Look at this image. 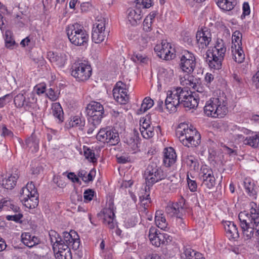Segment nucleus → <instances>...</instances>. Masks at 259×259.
I'll list each match as a JSON object with an SVG mask.
<instances>
[{"instance_id":"1","label":"nucleus","mask_w":259,"mask_h":259,"mask_svg":"<svg viewBox=\"0 0 259 259\" xmlns=\"http://www.w3.org/2000/svg\"><path fill=\"white\" fill-rule=\"evenodd\" d=\"M238 218L240 226L245 240L255 239L256 243L259 242V215L256 213L255 209L252 205L250 211H241L239 213Z\"/></svg>"},{"instance_id":"2","label":"nucleus","mask_w":259,"mask_h":259,"mask_svg":"<svg viewBox=\"0 0 259 259\" xmlns=\"http://www.w3.org/2000/svg\"><path fill=\"white\" fill-rule=\"evenodd\" d=\"M228 112V102L224 95L210 98L204 107L205 114L213 118L224 117Z\"/></svg>"},{"instance_id":"3","label":"nucleus","mask_w":259,"mask_h":259,"mask_svg":"<svg viewBox=\"0 0 259 259\" xmlns=\"http://www.w3.org/2000/svg\"><path fill=\"white\" fill-rule=\"evenodd\" d=\"M176 135L180 142L188 147H195L201 142L200 134L195 128H190L187 124L181 123L177 131Z\"/></svg>"},{"instance_id":"4","label":"nucleus","mask_w":259,"mask_h":259,"mask_svg":"<svg viewBox=\"0 0 259 259\" xmlns=\"http://www.w3.org/2000/svg\"><path fill=\"white\" fill-rule=\"evenodd\" d=\"M66 32L70 42L76 46H85L89 36L83 26L77 23L70 24L66 28Z\"/></svg>"},{"instance_id":"5","label":"nucleus","mask_w":259,"mask_h":259,"mask_svg":"<svg viewBox=\"0 0 259 259\" xmlns=\"http://www.w3.org/2000/svg\"><path fill=\"white\" fill-rule=\"evenodd\" d=\"M185 200L182 197L179 201L175 203H170L165 208V212L170 217L177 218V223L180 229H185L186 226V223L184 221L183 217L185 213Z\"/></svg>"},{"instance_id":"6","label":"nucleus","mask_w":259,"mask_h":259,"mask_svg":"<svg viewBox=\"0 0 259 259\" xmlns=\"http://www.w3.org/2000/svg\"><path fill=\"white\" fill-rule=\"evenodd\" d=\"M165 177L163 170L155 163L149 164L144 173L146 186L148 189L155 183L164 179Z\"/></svg>"},{"instance_id":"7","label":"nucleus","mask_w":259,"mask_h":259,"mask_svg":"<svg viewBox=\"0 0 259 259\" xmlns=\"http://www.w3.org/2000/svg\"><path fill=\"white\" fill-rule=\"evenodd\" d=\"M89 122L99 125L105 116L103 106L99 102L91 101L87 107Z\"/></svg>"},{"instance_id":"8","label":"nucleus","mask_w":259,"mask_h":259,"mask_svg":"<svg viewBox=\"0 0 259 259\" xmlns=\"http://www.w3.org/2000/svg\"><path fill=\"white\" fill-rule=\"evenodd\" d=\"M182 91L181 88H177L167 91L164 104L167 111L171 112H175L177 111V107L182 102Z\"/></svg>"},{"instance_id":"9","label":"nucleus","mask_w":259,"mask_h":259,"mask_svg":"<svg viewBox=\"0 0 259 259\" xmlns=\"http://www.w3.org/2000/svg\"><path fill=\"white\" fill-rule=\"evenodd\" d=\"M96 138L98 140L106 142L110 145H116L120 141L118 132L109 127L101 129L97 134Z\"/></svg>"},{"instance_id":"10","label":"nucleus","mask_w":259,"mask_h":259,"mask_svg":"<svg viewBox=\"0 0 259 259\" xmlns=\"http://www.w3.org/2000/svg\"><path fill=\"white\" fill-rule=\"evenodd\" d=\"M106 20L104 18L98 19L93 27L92 38L95 43L99 44L104 41L107 31H105Z\"/></svg>"},{"instance_id":"11","label":"nucleus","mask_w":259,"mask_h":259,"mask_svg":"<svg viewBox=\"0 0 259 259\" xmlns=\"http://www.w3.org/2000/svg\"><path fill=\"white\" fill-rule=\"evenodd\" d=\"M194 55L188 51H184L180 57L179 66L182 70L188 74L192 73L196 66Z\"/></svg>"},{"instance_id":"12","label":"nucleus","mask_w":259,"mask_h":259,"mask_svg":"<svg viewBox=\"0 0 259 259\" xmlns=\"http://www.w3.org/2000/svg\"><path fill=\"white\" fill-rule=\"evenodd\" d=\"M91 66L84 63H75L72 66L71 75L78 81L87 80L91 75Z\"/></svg>"},{"instance_id":"13","label":"nucleus","mask_w":259,"mask_h":259,"mask_svg":"<svg viewBox=\"0 0 259 259\" xmlns=\"http://www.w3.org/2000/svg\"><path fill=\"white\" fill-rule=\"evenodd\" d=\"M181 104H182L185 108H188L189 109H193L197 107L198 105V101L200 97L198 94L195 92H189L185 89H182L181 93Z\"/></svg>"},{"instance_id":"14","label":"nucleus","mask_w":259,"mask_h":259,"mask_svg":"<svg viewBox=\"0 0 259 259\" xmlns=\"http://www.w3.org/2000/svg\"><path fill=\"white\" fill-rule=\"evenodd\" d=\"M128 85L122 81L116 82L113 89V96L114 99L121 104H125L129 100L127 95Z\"/></svg>"},{"instance_id":"15","label":"nucleus","mask_w":259,"mask_h":259,"mask_svg":"<svg viewBox=\"0 0 259 259\" xmlns=\"http://www.w3.org/2000/svg\"><path fill=\"white\" fill-rule=\"evenodd\" d=\"M154 50L159 58L164 60H171L175 56L174 53V49L166 40H162L161 44L156 45Z\"/></svg>"},{"instance_id":"16","label":"nucleus","mask_w":259,"mask_h":259,"mask_svg":"<svg viewBox=\"0 0 259 259\" xmlns=\"http://www.w3.org/2000/svg\"><path fill=\"white\" fill-rule=\"evenodd\" d=\"M63 239L60 244L66 245L69 247V248H72L74 250L78 249L80 245V239L75 231L64 232L63 233Z\"/></svg>"},{"instance_id":"17","label":"nucleus","mask_w":259,"mask_h":259,"mask_svg":"<svg viewBox=\"0 0 259 259\" xmlns=\"http://www.w3.org/2000/svg\"><path fill=\"white\" fill-rule=\"evenodd\" d=\"M99 215L102 216L104 224L108 228L112 229L115 227V213L113 202L109 203L108 207L103 209Z\"/></svg>"},{"instance_id":"18","label":"nucleus","mask_w":259,"mask_h":259,"mask_svg":"<svg viewBox=\"0 0 259 259\" xmlns=\"http://www.w3.org/2000/svg\"><path fill=\"white\" fill-rule=\"evenodd\" d=\"M200 179L202 181V185L208 189L213 187L215 184V179L212 169L206 166L201 168Z\"/></svg>"},{"instance_id":"19","label":"nucleus","mask_w":259,"mask_h":259,"mask_svg":"<svg viewBox=\"0 0 259 259\" xmlns=\"http://www.w3.org/2000/svg\"><path fill=\"white\" fill-rule=\"evenodd\" d=\"M196 38L199 49H204L208 46L211 41V33L207 28H204L197 32Z\"/></svg>"},{"instance_id":"20","label":"nucleus","mask_w":259,"mask_h":259,"mask_svg":"<svg viewBox=\"0 0 259 259\" xmlns=\"http://www.w3.org/2000/svg\"><path fill=\"white\" fill-rule=\"evenodd\" d=\"M54 247V252L55 253L56 259H72V255L68 246L62 245H56Z\"/></svg>"},{"instance_id":"21","label":"nucleus","mask_w":259,"mask_h":259,"mask_svg":"<svg viewBox=\"0 0 259 259\" xmlns=\"http://www.w3.org/2000/svg\"><path fill=\"white\" fill-rule=\"evenodd\" d=\"M48 59L54 65L63 67L67 60L66 56L64 53H57L50 51L47 54Z\"/></svg>"},{"instance_id":"22","label":"nucleus","mask_w":259,"mask_h":259,"mask_svg":"<svg viewBox=\"0 0 259 259\" xmlns=\"http://www.w3.org/2000/svg\"><path fill=\"white\" fill-rule=\"evenodd\" d=\"M158 232V230L154 227H151L149 230V240L151 244L156 247H159L163 243V235Z\"/></svg>"},{"instance_id":"23","label":"nucleus","mask_w":259,"mask_h":259,"mask_svg":"<svg viewBox=\"0 0 259 259\" xmlns=\"http://www.w3.org/2000/svg\"><path fill=\"white\" fill-rule=\"evenodd\" d=\"M224 57L217 55L215 53H209L207 55L206 61L211 68L219 70L221 68Z\"/></svg>"},{"instance_id":"24","label":"nucleus","mask_w":259,"mask_h":259,"mask_svg":"<svg viewBox=\"0 0 259 259\" xmlns=\"http://www.w3.org/2000/svg\"><path fill=\"white\" fill-rule=\"evenodd\" d=\"M223 224L227 236L230 239H236L239 238V234L238 228L233 222L225 221Z\"/></svg>"},{"instance_id":"25","label":"nucleus","mask_w":259,"mask_h":259,"mask_svg":"<svg viewBox=\"0 0 259 259\" xmlns=\"http://www.w3.org/2000/svg\"><path fill=\"white\" fill-rule=\"evenodd\" d=\"M21 197L26 207L32 209L38 205L39 202L38 193L35 191H33L32 194L28 195V197L21 195Z\"/></svg>"},{"instance_id":"26","label":"nucleus","mask_w":259,"mask_h":259,"mask_svg":"<svg viewBox=\"0 0 259 259\" xmlns=\"http://www.w3.org/2000/svg\"><path fill=\"white\" fill-rule=\"evenodd\" d=\"M244 186L245 192L252 199H256L258 187L253 181L250 179H245L244 180Z\"/></svg>"},{"instance_id":"27","label":"nucleus","mask_w":259,"mask_h":259,"mask_svg":"<svg viewBox=\"0 0 259 259\" xmlns=\"http://www.w3.org/2000/svg\"><path fill=\"white\" fill-rule=\"evenodd\" d=\"M177 155L175 150L169 147L165 148L163 157V163L166 167H169L176 161Z\"/></svg>"},{"instance_id":"28","label":"nucleus","mask_w":259,"mask_h":259,"mask_svg":"<svg viewBox=\"0 0 259 259\" xmlns=\"http://www.w3.org/2000/svg\"><path fill=\"white\" fill-rule=\"evenodd\" d=\"M127 18L132 25H135L137 21L140 20L142 18L141 10L139 8H136L135 9L130 8L127 10Z\"/></svg>"},{"instance_id":"29","label":"nucleus","mask_w":259,"mask_h":259,"mask_svg":"<svg viewBox=\"0 0 259 259\" xmlns=\"http://www.w3.org/2000/svg\"><path fill=\"white\" fill-rule=\"evenodd\" d=\"M21 237L24 244L30 248L38 244L40 242V240L38 237L32 236L29 233H22Z\"/></svg>"},{"instance_id":"30","label":"nucleus","mask_w":259,"mask_h":259,"mask_svg":"<svg viewBox=\"0 0 259 259\" xmlns=\"http://www.w3.org/2000/svg\"><path fill=\"white\" fill-rule=\"evenodd\" d=\"M29 100V99H26L23 94H19L15 97L14 102L16 107H23L26 109L31 107V103Z\"/></svg>"},{"instance_id":"31","label":"nucleus","mask_w":259,"mask_h":259,"mask_svg":"<svg viewBox=\"0 0 259 259\" xmlns=\"http://www.w3.org/2000/svg\"><path fill=\"white\" fill-rule=\"evenodd\" d=\"M26 147L32 153L37 152L39 148V140L34 133L25 140Z\"/></svg>"},{"instance_id":"32","label":"nucleus","mask_w":259,"mask_h":259,"mask_svg":"<svg viewBox=\"0 0 259 259\" xmlns=\"http://www.w3.org/2000/svg\"><path fill=\"white\" fill-rule=\"evenodd\" d=\"M18 176L11 175L8 178L3 179L2 185L6 189L11 190L14 188L16 185Z\"/></svg>"},{"instance_id":"33","label":"nucleus","mask_w":259,"mask_h":259,"mask_svg":"<svg viewBox=\"0 0 259 259\" xmlns=\"http://www.w3.org/2000/svg\"><path fill=\"white\" fill-rule=\"evenodd\" d=\"M52 114L53 116L57 118L58 122L63 121V111L61 106L59 103H55L52 106Z\"/></svg>"},{"instance_id":"34","label":"nucleus","mask_w":259,"mask_h":259,"mask_svg":"<svg viewBox=\"0 0 259 259\" xmlns=\"http://www.w3.org/2000/svg\"><path fill=\"white\" fill-rule=\"evenodd\" d=\"M217 4L221 9L229 11L234 8L236 2L234 0H218Z\"/></svg>"},{"instance_id":"35","label":"nucleus","mask_w":259,"mask_h":259,"mask_svg":"<svg viewBox=\"0 0 259 259\" xmlns=\"http://www.w3.org/2000/svg\"><path fill=\"white\" fill-rule=\"evenodd\" d=\"M183 161L191 170H195L198 168L199 164L197 159L192 155H187L183 157Z\"/></svg>"},{"instance_id":"36","label":"nucleus","mask_w":259,"mask_h":259,"mask_svg":"<svg viewBox=\"0 0 259 259\" xmlns=\"http://www.w3.org/2000/svg\"><path fill=\"white\" fill-rule=\"evenodd\" d=\"M190 74L187 73L183 78H181V82L183 85H186L187 88L193 89L194 87H196L197 79Z\"/></svg>"},{"instance_id":"37","label":"nucleus","mask_w":259,"mask_h":259,"mask_svg":"<svg viewBox=\"0 0 259 259\" xmlns=\"http://www.w3.org/2000/svg\"><path fill=\"white\" fill-rule=\"evenodd\" d=\"M154 105V101L150 97H147L144 99L141 107L138 110L139 114H142L151 108Z\"/></svg>"},{"instance_id":"38","label":"nucleus","mask_w":259,"mask_h":259,"mask_svg":"<svg viewBox=\"0 0 259 259\" xmlns=\"http://www.w3.org/2000/svg\"><path fill=\"white\" fill-rule=\"evenodd\" d=\"M155 222L157 227L161 229H164L167 227V223L165 217L159 211L156 212Z\"/></svg>"},{"instance_id":"39","label":"nucleus","mask_w":259,"mask_h":259,"mask_svg":"<svg viewBox=\"0 0 259 259\" xmlns=\"http://www.w3.org/2000/svg\"><path fill=\"white\" fill-rule=\"evenodd\" d=\"M226 51V48L224 46L223 40L222 39L218 40L216 44L212 50L211 53H215L217 55L224 57Z\"/></svg>"},{"instance_id":"40","label":"nucleus","mask_w":259,"mask_h":259,"mask_svg":"<svg viewBox=\"0 0 259 259\" xmlns=\"http://www.w3.org/2000/svg\"><path fill=\"white\" fill-rule=\"evenodd\" d=\"M198 253L190 247H184L181 257L182 259H195Z\"/></svg>"},{"instance_id":"41","label":"nucleus","mask_w":259,"mask_h":259,"mask_svg":"<svg viewBox=\"0 0 259 259\" xmlns=\"http://www.w3.org/2000/svg\"><path fill=\"white\" fill-rule=\"evenodd\" d=\"M234 49L235 50L232 49V52L235 61L238 63H242L245 58V55L242 48L240 47V48L238 47V48H234Z\"/></svg>"},{"instance_id":"42","label":"nucleus","mask_w":259,"mask_h":259,"mask_svg":"<svg viewBox=\"0 0 259 259\" xmlns=\"http://www.w3.org/2000/svg\"><path fill=\"white\" fill-rule=\"evenodd\" d=\"M49 236L53 250L54 247H56V245H62L60 244V242L62 241V238L57 232L54 230H51L49 232Z\"/></svg>"},{"instance_id":"43","label":"nucleus","mask_w":259,"mask_h":259,"mask_svg":"<svg viewBox=\"0 0 259 259\" xmlns=\"http://www.w3.org/2000/svg\"><path fill=\"white\" fill-rule=\"evenodd\" d=\"M33 191L37 193V190L32 182L28 183L25 187L22 189L20 194L22 196L28 197V195L32 194Z\"/></svg>"},{"instance_id":"44","label":"nucleus","mask_w":259,"mask_h":259,"mask_svg":"<svg viewBox=\"0 0 259 259\" xmlns=\"http://www.w3.org/2000/svg\"><path fill=\"white\" fill-rule=\"evenodd\" d=\"M69 124L70 126L76 127L79 129H82L85 125V121L84 120H81L79 117L75 116L71 119Z\"/></svg>"},{"instance_id":"45","label":"nucleus","mask_w":259,"mask_h":259,"mask_svg":"<svg viewBox=\"0 0 259 259\" xmlns=\"http://www.w3.org/2000/svg\"><path fill=\"white\" fill-rule=\"evenodd\" d=\"M241 37L242 34L239 31H236L233 33L232 36V49H234V48L237 47L240 48V45H242Z\"/></svg>"},{"instance_id":"46","label":"nucleus","mask_w":259,"mask_h":259,"mask_svg":"<svg viewBox=\"0 0 259 259\" xmlns=\"http://www.w3.org/2000/svg\"><path fill=\"white\" fill-rule=\"evenodd\" d=\"M93 171L92 170L88 174L87 171L84 170H80L78 173V176L81 178L83 182L88 183L93 180Z\"/></svg>"},{"instance_id":"47","label":"nucleus","mask_w":259,"mask_h":259,"mask_svg":"<svg viewBox=\"0 0 259 259\" xmlns=\"http://www.w3.org/2000/svg\"><path fill=\"white\" fill-rule=\"evenodd\" d=\"M132 59L136 63H146L148 59L145 54L139 52H135L132 57Z\"/></svg>"},{"instance_id":"48","label":"nucleus","mask_w":259,"mask_h":259,"mask_svg":"<svg viewBox=\"0 0 259 259\" xmlns=\"http://www.w3.org/2000/svg\"><path fill=\"white\" fill-rule=\"evenodd\" d=\"M258 135H255L254 136L247 137L244 141L246 145H249L250 146L256 148L258 147Z\"/></svg>"},{"instance_id":"49","label":"nucleus","mask_w":259,"mask_h":259,"mask_svg":"<svg viewBox=\"0 0 259 259\" xmlns=\"http://www.w3.org/2000/svg\"><path fill=\"white\" fill-rule=\"evenodd\" d=\"M84 149V155L85 157L88 159L89 161L93 163L97 162V158L95 157V153L94 151L90 148H85Z\"/></svg>"},{"instance_id":"50","label":"nucleus","mask_w":259,"mask_h":259,"mask_svg":"<svg viewBox=\"0 0 259 259\" xmlns=\"http://www.w3.org/2000/svg\"><path fill=\"white\" fill-rule=\"evenodd\" d=\"M5 43L7 48H10L15 44V41L12 37V32L10 30H6L5 32Z\"/></svg>"},{"instance_id":"51","label":"nucleus","mask_w":259,"mask_h":259,"mask_svg":"<svg viewBox=\"0 0 259 259\" xmlns=\"http://www.w3.org/2000/svg\"><path fill=\"white\" fill-rule=\"evenodd\" d=\"M126 143L128 146V148L132 151H136L138 149V140L132 137H128L126 139Z\"/></svg>"},{"instance_id":"52","label":"nucleus","mask_w":259,"mask_h":259,"mask_svg":"<svg viewBox=\"0 0 259 259\" xmlns=\"http://www.w3.org/2000/svg\"><path fill=\"white\" fill-rule=\"evenodd\" d=\"M142 136L145 139H149L154 136V127L152 126H150L146 128H144L141 132Z\"/></svg>"},{"instance_id":"53","label":"nucleus","mask_w":259,"mask_h":259,"mask_svg":"<svg viewBox=\"0 0 259 259\" xmlns=\"http://www.w3.org/2000/svg\"><path fill=\"white\" fill-rule=\"evenodd\" d=\"M136 7L142 8H149L152 6V0H136Z\"/></svg>"},{"instance_id":"54","label":"nucleus","mask_w":259,"mask_h":259,"mask_svg":"<svg viewBox=\"0 0 259 259\" xmlns=\"http://www.w3.org/2000/svg\"><path fill=\"white\" fill-rule=\"evenodd\" d=\"M95 195V191L91 189L86 190L83 193L84 201L85 202L91 201Z\"/></svg>"},{"instance_id":"55","label":"nucleus","mask_w":259,"mask_h":259,"mask_svg":"<svg viewBox=\"0 0 259 259\" xmlns=\"http://www.w3.org/2000/svg\"><path fill=\"white\" fill-rule=\"evenodd\" d=\"M187 181L189 190L193 192H196L197 189V183L195 181L191 180L188 174L187 176Z\"/></svg>"},{"instance_id":"56","label":"nucleus","mask_w":259,"mask_h":259,"mask_svg":"<svg viewBox=\"0 0 259 259\" xmlns=\"http://www.w3.org/2000/svg\"><path fill=\"white\" fill-rule=\"evenodd\" d=\"M46 95L50 100L54 101L57 100L59 97V93L55 92L52 88L48 90Z\"/></svg>"},{"instance_id":"57","label":"nucleus","mask_w":259,"mask_h":259,"mask_svg":"<svg viewBox=\"0 0 259 259\" xmlns=\"http://www.w3.org/2000/svg\"><path fill=\"white\" fill-rule=\"evenodd\" d=\"M242 9L243 13L241 16V18L242 19H243L244 18H245L246 16L249 15L250 13V7L248 3L244 2L243 3Z\"/></svg>"},{"instance_id":"58","label":"nucleus","mask_w":259,"mask_h":259,"mask_svg":"<svg viewBox=\"0 0 259 259\" xmlns=\"http://www.w3.org/2000/svg\"><path fill=\"white\" fill-rule=\"evenodd\" d=\"M23 217V215L19 213L14 215H8L6 217V219L8 221H13L16 222H19L21 219Z\"/></svg>"},{"instance_id":"59","label":"nucleus","mask_w":259,"mask_h":259,"mask_svg":"<svg viewBox=\"0 0 259 259\" xmlns=\"http://www.w3.org/2000/svg\"><path fill=\"white\" fill-rule=\"evenodd\" d=\"M152 21H150L149 19L145 18L143 22V29L145 31H150L151 30Z\"/></svg>"},{"instance_id":"60","label":"nucleus","mask_w":259,"mask_h":259,"mask_svg":"<svg viewBox=\"0 0 259 259\" xmlns=\"http://www.w3.org/2000/svg\"><path fill=\"white\" fill-rule=\"evenodd\" d=\"M150 126V124L149 123V120H147L146 119L140 120V132L144 130V128H146Z\"/></svg>"},{"instance_id":"61","label":"nucleus","mask_w":259,"mask_h":259,"mask_svg":"<svg viewBox=\"0 0 259 259\" xmlns=\"http://www.w3.org/2000/svg\"><path fill=\"white\" fill-rule=\"evenodd\" d=\"M35 88L38 94H43L46 91V85L44 83H40L37 85Z\"/></svg>"},{"instance_id":"62","label":"nucleus","mask_w":259,"mask_h":259,"mask_svg":"<svg viewBox=\"0 0 259 259\" xmlns=\"http://www.w3.org/2000/svg\"><path fill=\"white\" fill-rule=\"evenodd\" d=\"M67 177L69 179L71 180L72 182L73 183H79V182H80L78 178H77L74 172H69L67 175Z\"/></svg>"},{"instance_id":"63","label":"nucleus","mask_w":259,"mask_h":259,"mask_svg":"<svg viewBox=\"0 0 259 259\" xmlns=\"http://www.w3.org/2000/svg\"><path fill=\"white\" fill-rule=\"evenodd\" d=\"M2 131L3 133L2 135L3 136L12 137L13 135V133L8 130L5 125L3 126Z\"/></svg>"},{"instance_id":"64","label":"nucleus","mask_w":259,"mask_h":259,"mask_svg":"<svg viewBox=\"0 0 259 259\" xmlns=\"http://www.w3.org/2000/svg\"><path fill=\"white\" fill-rule=\"evenodd\" d=\"M163 238V243L162 244H167L170 242L172 240V237L167 233H162Z\"/></svg>"}]
</instances>
